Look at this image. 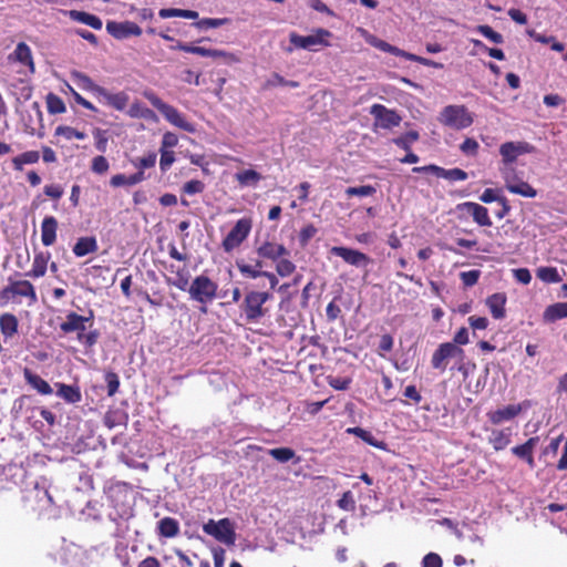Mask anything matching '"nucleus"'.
<instances>
[{"instance_id": "obj_25", "label": "nucleus", "mask_w": 567, "mask_h": 567, "mask_svg": "<svg viewBox=\"0 0 567 567\" xmlns=\"http://www.w3.org/2000/svg\"><path fill=\"white\" fill-rule=\"evenodd\" d=\"M58 221L53 216H47L41 224V241L44 246H52L56 239Z\"/></svg>"}, {"instance_id": "obj_29", "label": "nucleus", "mask_w": 567, "mask_h": 567, "mask_svg": "<svg viewBox=\"0 0 567 567\" xmlns=\"http://www.w3.org/2000/svg\"><path fill=\"white\" fill-rule=\"evenodd\" d=\"M19 322L14 315L2 313L0 316V332L4 339H10L18 332Z\"/></svg>"}, {"instance_id": "obj_31", "label": "nucleus", "mask_w": 567, "mask_h": 567, "mask_svg": "<svg viewBox=\"0 0 567 567\" xmlns=\"http://www.w3.org/2000/svg\"><path fill=\"white\" fill-rule=\"evenodd\" d=\"M24 379L40 394L49 395L53 392L52 388L44 379L28 369L24 370Z\"/></svg>"}, {"instance_id": "obj_10", "label": "nucleus", "mask_w": 567, "mask_h": 567, "mask_svg": "<svg viewBox=\"0 0 567 567\" xmlns=\"http://www.w3.org/2000/svg\"><path fill=\"white\" fill-rule=\"evenodd\" d=\"M271 295L262 291H250L244 300V311L248 320L255 321L265 315L262 305L270 299Z\"/></svg>"}, {"instance_id": "obj_41", "label": "nucleus", "mask_w": 567, "mask_h": 567, "mask_svg": "<svg viewBox=\"0 0 567 567\" xmlns=\"http://www.w3.org/2000/svg\"><path fill=\"white\" fill-rule=\"evenodd\" d=\"M236 266H237L238 270L240 271V274L245 277H248L251 279L262 277L264 271L259 269L261 267V262H259V261L257 262L256 266L248 265L244 261H237Z\"/></svg>"}, {"instance_id": "obj_39", "label": "nucleus", "mask_w": 567, "mask_h": 567, "mask_svg": "<svg viewBox=\"0 0 567 567\" xmlns=\"http://www.w3.org/2000/svg\"><path fill=\"white\" fill-rule=\"evenodd\" d=\"M536 276L539 280L546 284H557L561 281L558 269L555 267L544 266L536 270Z\"/></svg>"}, {"instance_id": "obj_16", "label": "nucleus", "mask_w": 567, "mask_h": 567, "mask_svg": "<svg viewBox=\"0 0 567 567\" xmlns=\"http://www.w3.org/2000/svg\"><path fill=\"white\" fill-rule=\"evenodd\" d=\"M97 100L116 111L124 112L128 106L130 96L124 91L110 92L103 87Z\"/></svg>"}, {"instance_id": "obj_53", "label": "nucleus", "mask_w": 567, "mask_h": 567, "mask_svg": "<svg viewBox=\"0 0 567 567\" xmlns=\"http://www.w3.org/2000/svg\"><path fill=\"white\" fill-rule=\"evenodd\" d=\"M177 144H178V136L175 133L167 131L162 136L159 148L173 151V148L175 146H177Z\"/></svg>"}, {"instance_id": "obj_5", "label": "nucleus", "mask_w": 567, "mask_h": 567, "mask_svg": "<svg viewBox=\"0 0 567 567\" xmlns=\"http://www.w3.org/2000/svg\"><path fill=\"white\" fill-rule=\"evenodd\" d=\"M203 530L227 546H233L236 542L235 527L228 518L219 520L209 519L204 524Z\"/></svg>"}, {"instance_id": "obj_17", "label": "nucleus", "mask_w": 567, "mask_h": 567, "mask_svg": "<svg viewBox=\"0 0 567 567\" xmlns=\"http://www.w3.org/2000/svg\"><path fill=\"white\" fill-rule=\"evenodd\" d=\"M330 251L331 254L341 257L347 264L355 267H364L371 261L365 254L347 247L334 246Z\"/></svg>"}, {"instance_id": "obj_63", "label": "nucleus", "mask_w": 567, "mask_h": 567, "mask_svg": "<svg viewBox=\"0 0 567 567\" xmlns=\"http://www.w3.org/2000/svg\"><path fill=\"white\" fill-rule=\"evenodd\" d=\"M513 276L523 285H528L532 281V275L527 268L513 269Z\"/></svg>"}, {"instance_id": "obj_57", "label": "nucleus", "mask_w": 567, "mask_h": 567, "mask_svg": "<svg viewBox=\"0 0 567 567\" xmlns=\"http://www.w3.org/2000/svg\"><path fill=\"white\" fill-rule=\"evenodd\" d=\"M478 147L480 145L474 138L467 137L461 144L460 150L466 155L475 156L477 154Z\"/></svg>"}, {"instance_id": "obj_45", "label": "nucleus", "mask_w": 567, "mask_h": 567, "mask_svg": "<svg viewBox=\"0 0 567 567\" xmlns=\"http://www.w3.org/2000/svg\"><path fill=\"white\" fill-rule=\"evenodd\" d=\"M48 111L51 114H61L65 112L64 102L54 94H49L47 97Z\"/></svg>"}, {"instance_id": "obj_37", "label": "nucleus", "mask_w": 567, "mask_h": 567, "mask_svg": "<svg viewBox=\"0 0 567 567\" xmlns=\"http://www.w3.org/2000/svg\"><path fill=\"white\" fill-rule=\"evenodd\" d=\"M40 159V154L37 151H28L12 158V166L16 171H22L27 164H35Z\"/></svg>"}, {"instance_id": "obj_12", "label": "nucleus", "mask_w": 567, "mask_h": 567, "mask_svg": "<svg viewBox=\"0 0 567 567\" xmlns=\"http://www.w3.org/2000/svg\"><path fill=\"white\" fill-rule=\"evenodd\" d=\"M533 146L526 142H506L499 146L502 166H511L519 156L533 152Z\"/></svg>"}, {"instance_id": "obj_43", "label": "nucleus", "mask_w": 567, "mask_h": 567, "mask_svg": "<svg viewBox=\"0 0 567 567\" xmlns=\"http://www.w3.org/2000/svg\"><path fill=\"white\" fill-rule=\"evenodd\" d=\"M92 134H93V137H94V141H95V148L99 152H101V153L106 152L107 143H109L107 132L105 130L100 128V127H95L92 131Z\"/></svg>"}, {"instance_id": "obj_44", "label": "nucleus", "mask_w": 567, "mask_h": 567, "mask_svg": "<svg viewBox=\"0 0 567 567\" xmlns=\"http://www.w3.org/2000/svg\"><path fill=\"white\" fill-rule=\"evenodd\" d=\"M476 31L495 44H501L504 41L503 35L487 24L477 25Z\"/></svg>"}, {"instance_id": "obj_54", "label": "nucleus", "mask_w": 567, "mask_h": 567, "mask_svg": "<svg viewBox=\"0 0 567 567\" xmlns=\"http://www.w3.org/2000/svg\"><path fill=\"white\" fill-rule=\"evenodd\" d=\"M338 506L348 512H353L355 509V501L350 491L344 492L341 498L338 501Z\"/></svg>"}, {"instance_id": "obj_9", "label": "nucleus", "mask_w": 567, "mask_h": 567, "mask_svg": "<svg viewBox=\"0 0 567 567\" xmlns=\"http://www.w3.org/2000/svg\"><path fill=\"white\" fill-rule=\"evenodd\" d=\"M530 406V401L525 400L520 403L508 404L495 411H489L487 412V417L492 424L498 425L514 420L518 414L528 410Z\"/></svg>"}, {"instance_id": "obj_20", "label": "nucleus", "mask_w": 567, "mask_h": 567, "mask_svg": "<svg viewBox=\"0 0 567 567\" xmlns=\"http://www.w3.org/2000/svg\"><path fill=\"white\" fill-rule=\"evenodd\" d=\"M10 61L18 62L28 69L30 74L34 73V62L30 47L20 42L17 44L14 51L9 55Z\"/></svg>"}, {"instance_id": "obj_21", "label": "nucleus", "mask_w": 567, "mask_h": 567, "mask_svg": "<svg viewBox=\"0 0 567 567\" xmlns=\"http://www.w3.org/2000/svg\"><path fill=\"white\" fill-rule=\"evenodd\" d=\"M538 443L539 437L533 436L528 439L524 444L514 446L512 449V453L518 458L524 460L528 464V466L533 468L535 466L533 453Z\"/></svg>"}, {"instance_id": "obj_24", "label": "nucleus", "mask_w": 567, "mask_h": 567, "mask_svg": "<svg viewBox=\"0 0 567 567\" xmlns=\"http://www.w3.org/2000/svg\"><path fill=\"white\" fill-rule=\"evenodd\" d=\"M257 254L259 257L276 261L279 258L287 256L289 252L280 244L266 241L261 246L258 247Z\"/></svg>"}, {"instance_id": "obj_27", "label": "nucleus", "mask_w": 567, "mask_h": 567, "mask_svg": "<svg viewBox=\"0 0 567 567\" xmlns=\"http://www.w3.org/2000/svg\"><path fill=\"white\" fill-rule=\"evenodd\" d=\"M66 13L73 21L89 25L94 30L102 29V20L95 14L79 10H70Z\"/></svg>"}, {"instance_id": "obj_36", "label": "nucleus", "mask_w": 567, "mask_h": 567, "mask_svg": "<svg viewBox=\"0 0 567 567\" xmlns=\"http://www.w3.org/2000/svg\"><path fill=\"white\" fill-rule=\"evenodd\" d=\"M348 433L354 434L355 436L360 437L362 441L368 443L371 446H374L380 450H385L386 444L383 441L377 440L371 432L361 429V427H350L347 430Z\"/></svg>"}, {"instance_id": "obj_1", "label": "nucleus", "mask_w": 567, "mask_h": 567, "mask_svg": "<svg viewBox=\"0 0 567 567\" xmlns=\"http://www.w3.org/2000/svg\"><path fill=\"white\" fill-rule=\"evenodd\" d=\"M145 96L171 125L183 131H186L188 133H194L196 131L195 125L187 121L185 115L182 114L176 107L168 103H165L156 94L152 92L145 93Z\"/></svg>"}, {"instance_id": "obj_33", "label": "nucleus", "mask_w": 567, "mask_h": 567, "mask_svg": "<svg viewBox=\"0 0 567 567\" xmlns=\"http://www.w3.org/2000/svg\"><path fill=\"white\" fill-rule=\"evenodd\" d=\"M564 318H567V302H557L550 305L545 309L543 313V319L546 322H555Z\"/></svg>"}, {"instance_id": "obj_18", "label": "nucleus", "mask_w": 567, "mask_h": 567, "mask_svg": "<svg viewBox=\"0 0 567 567\" xmlns=\"http://www.w3.org/2000/svg\"><path fill=\"white\" fill-rule=\"evenodd\" d=\"M456 209L461 210V212H467L468 214H471L474 221L476 224H478L480 226H491L492 225V220L488 215L487 208L477 203L465 202V203L458 204L456 206Z\"/></svg>"}, {"instance_id": "obj_7", "label": "nucleus", "mask_w": 567, "mask_h": 567, "mask_svg": "<svg viewBox=\"0 0 567 567\" xmlns=\"http://www.w3.org/2000/svg\"><path fill=\"white\" fill-rule=\"evenodd\" d=\"M252 223L249 218H240L236 221L234 227L225 236L221 241V247L226 252H231L238 248L249 236Z\"/></svg>"}, {"instance_id": "obj_56", "label": "nucleus", "mask_w": 567, "mask_h": 567, "mask_svg": "<svg viewBox=\"0 0 567 567\" xmlns=\"http://www.w3.org/2000/svg\"><path fill=\"white\" fill-rule=\"evenodd\" d=\"M228 22V19H215V18H206L202 19L196 23V27L199 29H209V28H219Z\"/></svg>"}, {"instance_id": "obj_49", "label": "nucleus", "mask_w": 567, "mask_h": 567, "mask_svg": "<svg viewBox=\"0 0 567 567\" xmlns=\"http://www.w3.org/2000/svg\"><path fill=\"white\" fill-rule=\"evenodd\" d=\"M419 138V134L414 131H411V132H408L406 134H404L403 136H400L398 138L394 140V143L402 147L403 150H409L411 147V145L417 141Z\"/></svg>"}, {"instance_id": "obj_46", "label": "nucleus", "mask_w": 567, "mask_h": 567, "mask_svg": "<svg viewBox=\"0 0 567 567\" xmlns=\"http://www.w3.org/2000/svg\"><path fill=\"white\" fill-rule=\"evenodd\" d=\"M159 168L162 172H166L175 162V153L174 151L159 148Z\"/></svg>"}, {"instance_id": "obj_59", "label": "nucleus", "mask_w": 567, "mask_h": 567, "mask_svg": "<svg viewBox=\"0 0 567 567\" xmlns=\"http://www.w3.org/2000/svg\"><path fill=\"white\" fill-rule=\"evenodd\" d=\"M97 338L99 333L96 330H92L89 332L83 331L82 333H79L78 341L82 344L91 347L96 342Z\"/></svg>"}, {"instance_id": "obj_26", "label": "nucleus", "mask_w": 567, "mask_h": 567, "mask_svg": "<svg viewBox=\"0 0 567 567\" xmlns=\"http://www.w3.org/2000/svg\"><path fill=\"white\" fill-rule=\"evenodd\" d=\"M51 258L49 252H38L34 255L32 267L30 271L27 272L28 277L31 278H41L45 275L48 269V264Z\"/></svg>"}, {"instance_id": "obj_8", "label": "nucleus", "mask_w": 567, "mask_h": 567, "mask_svg": "<svg viewBox=\"0 0 567 567\" xmlns=\"http://www.w3.org/2000/svg\"><path fill=\"white\" fill-rule=\"evenodd\" d=\"M370 114L374 118V128L391 130L399 126L402 121L396 111L388 109L382 104H373L370 107Z\"/></svg>"}, {"instance_id": "obj_35", "label": "nucleus", "mask_w": 567, "mask_h": 567, "mask_svg": "<svg viewBox=\"0 0 567 567\" xmlns=\"http://www.w3.org/2000/svg\"><path fill=\"white\" fill-rule=\"evenodd\" d=\"M56 394L69 403H78L81 401V392L78 386L56 383Z\"/></svg>"}, {"instance_id": "obj_51", "label": "nucleus", "mask_w": 567, "mask_h": 567, "mask_svg": "<svg viewBox=\"0 0 567 567\" xmlns=\"http://www.w3.org/2000/svg\"><path fill=\"white\" fill-rule=\"evenodd\" d=\"M167 284L173 285L183 291H188V288L190 286L188 282V275L185 271H178L175 279H167Z\"/></svg>"}, {"instance_id": "obj_48", "label": "nucleus", "mask_w": 567, "mask_h": 567, "mask_svg": "<svg viewBox=\"0 0 567 567\" xmlns=\"http://www.w3.org/2000/svg\"><path fill=\"white\" fill-rule=\"evenodd\" d=\"M296 269V266L287 258H279L276 265V270L279 276H290Z\"/></svg>"}, {"instance_id": "obj_60", "label": "nucleus", "mask_w": 567, "mask_h": 567, "mask_svg": "<svg viewBox=\"0 0 567 567\" xmlns=\"http://www.w3.org/2000/svg\"><path fill=\"white\" fill-rule=\"evenodd\" d=\"M157 155L154 152L148 153L147 155L141 157L137 163H135V166L144 169V168H151L156 164Z\"/></svg>"}, {"instance_id": "obj_15", "label": "nucleus", "mask_w": 567, "mask_h": 567, "mask_svg": "<svg viewBox=\"0 0 567 567\" xmlns=\"http://www.w3.org/2000/svg\"><path fill=\"white\" fill-rule=\"evenodd\" d=\"M92 324V311H89V316H80L75 312H69L66 315L65 321L61 323L60 328L64 333L76 332L79 334L85 331L87 326L91 327Z\"/></svg>"}, {"instance_id": "obj_34", "label": "nucleus", "mask_w": 567, "mask_h": 567, "mask_svg": "<svg viewBox=\"0 0 567 567\" xmlns=\"http://www.w3.org/2000/svg\"><path fill=\"white\" fill-rule=\"evenodd\" d=\"M488 442L495 451H502L511 443V433L507 430H493Z\"/></svg>"}, {"instance_id": "obj_19", "label": "nucleus", "mask_w": 567, "mask_h": 567, "mask_svg": "<svg viewBox=\"0 0 567 567\" xmlns=\"http://www.w3.org/2000/svg\"><path fill=\"white\" fill-rule=\"evenodd\" d=\"M357 31L365 40V42H368L370 45H372L383 52H388V53H391L396 56H402V58L405 56V53H406L405 51H403L394 45H391L390 43L377 38L375 35L368 32L365 29L358 28Z\"/></svg>"}, {"instance_id": "obj_6", "label": "nucleus", "mask_w": 567, "mask_h": 567, "mask_svg": "<svg viewBox=\"0 0 567 567\" xmlns=\"http://www.w3.org/2000/svg\"><path fill=\"white\" fill-rule=\"evenodd\" d=\"M217 284L207 276H197L188 288L190 298L199 303L210 302L217 292Z\"/></svg>"}, {"instance_id": "obj_3", "label": "nucleus", "mask_w": 567, "mask_h": 567, "mask_svg": "<svg viewBox=\"0 0 567 567\" xmlns=\"http://www.w3.org/2000/svg\"><path fill=\"white\" fill-rule=\"evenodd\" d=\"M332 33L322 28H318L308 35H300L296 32L289 34V40L295 48L303 50H316L317 48H327L331 45Z\"/></svg>"}, {"instance_id": "obj_23", "label": "nucleus", "mask_w": 567, "mask_h": 567, "mask_svg": "<svg viewBox=\"0 0 567 567\" xmlns=\"http://www.w3.org/2000/svg\"><path fill=\"white\" fill-rule=\"evenodd\" d=\"M72 81L83 91L92 93L96 99L99 97L103 86L96 84L89 75L80 72L72 71L70 73Z\"/></svg>"}, {"instance_id": "obj_64", "label": "nucleus", "mask_w": 567, "mask_h": 567, "mask_svg": "<svg viewBox=\"0 0 567 567\" xmlns=\"http://www.w3.org/2000/svg\"><path fill=\"white\" fill-rule=\"evenodd\" d=\"M143 109L144 105L141 102L135 101L130 105V107L125 110V112L132 118H141V116L143 115Z\"/></svg>"}, {"instance_id": "obj_47", "label": "nucleus", "mask_w": 567, "mask_h": 567, "mask_svg": "<svg viewBox=\"0 0 567 567\" xmlns=\"http://www.w3.org/2000/svg\"><path fill=\"white\" fill-rule=\"evenodd\" d=\"M109 168H110V164L104 156L99 155V156L93 157V159L91 162V169L93 173L103 175L109 171Z\"/></svg>"}, {"instance_id": "obj_30", "label": "nucleus", "mask_w": 567, "mask_h": 567, "mask_svg": "<svg viewBox=\"0 0 567 567\" xmlns=\"http://www.w3.org/2000/svg\"><path fill=\"white\" fill-rule=\"evenodd\" d=\"M480 199H481V202H483L485 204H489V203H493V202H496V203L501 204L502 207H504V213H499L498 214L499 218H503L509 212V206H508L507 199L504 196L499 195V192L496 190V189L486 188L482 193Z\"/></svg>"}, {"instance_id": "obj_13", "label": "nucleus", "mask_w": 567, "mask_h": 567, "mask_svg": "<svg viewBox=\"0 0 567 567\" xmlns=\"http://www.w3.org/2000/svg\"><path fill=\"white\" fill-rule=\"evenodd\" d=\"M107 33L116 40H125L130 37H140L142 29L133 21H107L106 22Z\"/></svg>"}, {"instance_id": "obj_62", "label": "nucleus", "mask_w": 567, "mask_h": 567, "mask_svg": "<svg viewBox=\"0 0 567 567\" xmlns=\"http://www.w3.org/2000/svg\"><path fill=\"white\" fill-rule=\"evenodd\" d=\"M442 558L435 553H429L423 557L422 567H442Z\"/></svg>"}, {"instance_id": "obj_61", "label": "nucleus", "mask_w": 567, "mask_h": 567, "mask_svg": "<svg viewBox=\"0 0 567 567\" xmlns=\"http://www.w3.org/2000/svg\"><path fill=\"white\" fill-rule=\"evenodd\" d=\"M480 275V270H470L461 272L460 277L465 286L471 287L477 282Z\"/></svg>"}, {"instance_id": "obj_14", "label": "nucleus", "mask_w": 567, "mask_h": 567, "mask_svg": "<svg viewBox=\"0 0 567 567\" xmlns=\"http://www.w3.org/2000/svg\"><path fill=\"white\" fill-rule=\"evenodd\" d=\"M464 351L452 342L440 344L432 357V367L434 369L445 370V360L451 358L463 359Z\"/></svg>"}, {"instance_id": "obj_58", "label": "nucleus", "mask_w": 567, "mask_h": 567, "mask_svg": "<svg viewBox=\"0 0 567 567\" xmlns=\"http://www.w3.org/2000/svg\"><path fill=\"white\" fill-rule=\"evenodd\" d=\"M204 188H205V185L203 182H200L198 179H192V181L185 183L183 190L187 195H195V194L202 193L204 190Z\"/></svg>"}, {"instance_id": "obj_22", "label": "nucleus", "mask_w": 567, "mask_h": 567, "mask_svg": "<svg viewBox=\"0 0 567 567\" xmlns=\"http://www.w3.org/2000/svg\"><path fill=\"white\" fill-rule=\"evenodd\" d=\"M506 301H507L506 295L503 292H496L486 298L485 305L487 306V308L494 319H503L505 317Z\"/></svg>"}, {"instance_id": "obj_2", "label": "nucleus", "mask_w": 567, "mask_h": 567, "mask_svg": "<svg viewBox=\"0 0 567 567\" xmlns=\"http://www.w3.org/2000/svg\"><path fill=\"white\" fill-rule=\"evenodd\" d=\"M439 122L453 130H465L474 122V115L465 105L451 104L442 109Z\"/></svg>"}, {"instance_id": "obj_32", "label": "nucleus", "mask_w": 567, "mask_h": 567, "mask_svg": "<svg viewBox=\"0 0 567 567\" xmlns=\"http://www.w3.org/2000/svg\"><path fill=\"white\" fill-rule=\"evenodd\" d=\"M235 178L241 187H256L262 179V175L249 168L236 173Z\"/></svg>"}, {"instance_id": "obj_4", "label": "nucleus", "mask_w": 567, "mask_h": 567, "mask_svg": "<svg viewBox=\"0 0 567 567\" xmlns=\"http://www.w3.org/2000/svg\"><path fill=\"white\" fill-rule=\"evenodd\" d=\"M499 172L505 183V188L509 193L526 198H534L537 196V190L527 182L519 178L512 166H501Z\"/></svg>"}, {"instance_id": "obj_52", "label": "nucleus", "mask_w": 567, "mask_h": 567, "mask_svg": "<svg viewBox=\"0 0 567 567\" xmlns=\"http://www.w3.org/2000/svg\"><path fill=\"white\" fill-rule=\"evenodd\" d=\"M210 58H221L227 64H235L240 62V59L237 54L217 49H212Z\"/></svg>"}, {"instance_id": "obj_55", "label": "nucleus", "mask_w": 567, "mask_h": 567, "mask_svg": "<svg viewBox=\"0 0 567 567\" xmlns=\"http://www.w3.org/2000/svg\"><path fill=\"white\" fill-rule=\"evenodd\" d=\"M449 181H465L467 178V173L461 168H452L445 169L442 173V177Z\"/></svg>"}, {"instance_id": "obj_11", "label": "nucleus", "mask_w": 567, "mask_h": 567, "mask_svg": "<svg viewBox=\"0 0 567 567\" xmlns=\"http://www.w3.org/2000/svg\"><path fill=\"white\" fill-rule=\"evenodd\" d=\"M25 297L31 303L37 301V292L33 285L28 280L10 281L1 291V298L9 301L14 297Z\"/></svg>"}, {"instance_id": "obj_28", "label": "nucleus", "mask_w": 567, "mask_h": 567, "mask_svg": "<svg viewBox=\"0 0 567 567\" xmlns=\"http://www.w3.org/2000/svg\"><path fill=\"white\" fill-rule=\"evenodd\" d=\"M99 248L97 240L93 236L80 237L73 246V254L76 257H84L95 252Z\"/></svg>"}, {"instance_id": "obj_50", "label": "nucleus", "mask_w": 567, "mask_h": 567, "mask_svg": "<svg viewBox=\"0 0 567 567\" xmlns=\"http://www.w3.org/2000/svg\"><path fill=\"white\" fill-rule=\"evenodd\" d=\"M375 193V188L371 185H363L359 187H349L346 189L347 196H371Z\"/></svg>"}, {"instance_id": "obj_38", "label": "nucleus", "mask_w": 567, "mask_h": 567, "mask_svg": "<svg viewBox=\"0 0 567 567\" xmlns=\"http://www.w3.org/2000/svg\"><path fill=\"white\" fill-rule=\"evenodd\" d=\"M158 532L164 537H175L179 532L178 522L172 517H165L158 522Z\"/></svg>"}, {"instance_id": "obj_42", "label": "nucleus", "mask_w": 567, "mask_h": 567, "mask_svg": "<svg viewBox=\"0 0 567 567\" xmlns=\"http://www.w3.org/2000/svg\"><path fill=\"white\" fill-rule=\"evenodd\" d=\"M268 454L280 463H286L296 456V453L290 447H278L268 451Z\"/></svg>"}, {"instance_id": "obj_40", "label": "nucleus", "mask_w": 567, "mask_h": 567, "mask_svg": "<svg viewBox=\"0 0 567 567\" xmlns=\"http://www.w3.org/2000/svg\"><path fill=\"white\" fill-rule=\"evenodd\" d=\"M54 136L63 137L66 141H71L73 138L82 141L86 138V134L84 132L78 131L76 128L68 125H59L54 130Z\"/></svg>"}]
</instances>
